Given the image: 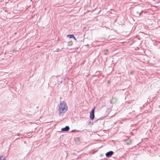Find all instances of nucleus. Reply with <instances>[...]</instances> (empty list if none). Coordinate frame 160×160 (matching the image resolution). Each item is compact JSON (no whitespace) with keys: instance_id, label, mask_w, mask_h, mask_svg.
Instances as JSON below:
<instances>
[{"instance_id":"nucleus-1","label":"nucleus","mask_w":160,"mask_h":160,"mask_svg":"<svg viewBox=\"0 0 160 160\" xmlns=\"http://www.w3.org/2000/svg\"><path fill=\"white\" fill-rule=\"evenodd\" d=\"M68 106L64 101L61 102L59 105L58 108L59 114L60 116L62 113H64L68 110Z\"/></svg>"},{"instance_id":"nucleus-2","label":"nucleus","mask_w":160,"mask_h":160,"mask_svg":"<svg viewBox=\"0 0 160 160\" xmlns=\"http://www.w3.org/2000/svg\"><path fill=\"white\" fill-rule=\"evenodd\" d=\"M143 12V11H132L131 13L133 14L135 16L138 17L141 15L142 13Z\"/></svg>"},{"instance_id":"nucleus-3","label":"nucleus","mask_w":160,"mask_h":160,"mask_svg":"<svg viewBox=\"0 0 160 160\" xmlns=\"http://www.w3.org/2000/svg\"><path fill=\"white\" fill-rule=\"evenodd\" d=\"M94 110H95V108H94L93 109H92V110L91 111V112H90V118L91 120L93 119L95 117Z\"/></svg>"},{"instance_id":"nucleus-4","label":"nucleus","mask_w":160,"mask_h":160,"mask_svg":"<svg viewBox=\"0 0 160 160\" xmlns=\"http://www.w3.org/2000/svg\"><path fill=\"white\" fill-rule=\"evenodd\" d=\"M113 153L114 152L113 151H110L106 153V156L107 157H109L112 155Z\"/></svg>"},{"instance_id":"nucleus-5","label":"nucleus","mask_w":160,"mask_h":160,"mask_svg":"<svg viewBox=\"0 0 160 160\" xmlns=\"http://www.w3.org/2000/svg\"><path fill=\"white\" fill-rule=\"evenodd\" d=\"M124 141L126 144L128 145H130L132 142L131 140L129 138L125 139Z\"/></svg>"},{"instance_id":"nucleus-6","label":"nucleus","mask_w":160,"mask_h":160,"mask_svg":"<svg viewBox=\"0 0 160 160\" xmlns=\"http://www.w3.org/2000/svg\"><path fill=\"white\" fill-rule=\"evenodd\" d=\"M69 129H70V128H69V126H66L64 128H62L61 129V130L62 131H68L69 130Z\"/></svg>"},{"instance_id":"nucleus-7","label":"nucleus","mask_w":160,"mask_h":160,"mask_svg":"<svg viewBox=\"0 0 160 160\" xmlns=\"http://www.w3.org/2000/svg\"><path fill=\"white\" fill-rule=\"evenodd\" d=\"M68 37H69V38H73L75 40H76L75 37L73 35H68Z\"/></svg>"},{"instance_id":"nucleus-8","label":"nucleus","mask_w":160,"mask_h":160,"mask_svg":"<svg viewBox=\"0 0 160 160\" xmlns=\"http://www.w3.org/2000/svg\"><path fill=\"white\" fill-rule=\"evenodd\" d=\"M5 157L3 156H0V160H5Z\"/></svg>"},{"instance_id":"nucleus-9","label":"nucleus","mask_w":160,"mask_h":160,"mask_svg":"<svg viewBox=\"0 0 160 160\" xmlns=\"http://www.w3.org/2000/svg\"><path fill=\"white\" fill-rule=\"evenodd\" d=\"M108 50H105L104 51V54L105 55H107L108 54Z\"/></svg>"},{"instance_id":"nucleus-10","label":"nucleus","mask_w":160,"mask_h":160,"mask_svg":"<svg viewBox=\"0 0 160 160\" xmlns=\"http://www.w3.org/2000/svg\"><path fill=\"white\" fill-rule=\"evenodd\" d=\"M133 73V72H132V71L131 72V74H132Z\"/></svg>"},{"instance_id":"nucleus-11","label":"nucleus","mask_w":160,"mask_h":160,"mask_svg":"<svg viewBox=\"0 0 160 160\" xmlns=\"http://www.w3.org/2000/svg\"><path fill=\"white\" fill-rule=\"evenodd\" d=\"M92 123V124H93L91 122H89V124L90 123V124H91Z\"/></svg>"},{"instance_id":"nucleus-12","label":"nucleus","mask_w":160,"mask_h":160,"mask_svg":"<svg viewBox=\"0 0 160 160\" xmlns=\"http://www.w3.org/2000/svg\"><path fill=\"white\" fill-rule=\"evenodd\" d=\"M110 103H112V100H111L110 101Z\"/></svg>"},{"instance_id":"nucleus-13","label":"nucleus","mask_w":160,"mask_h":160,"mask_svg":"<svg viewBox=\"0 0 160 160\" xmlns=\"http://www.w3.org/2000/svg\"><path fill=\"white\" fill-rule=\"evenodd\" d=\"M110 10H113L112 9H110Z\"/></svg>"},{"instance_id":"nucleus-14","label":"nucleus","mask_w":160,"mask_h":160,"mask_svg":"<svg viewBox=\"0 0 160 160\" xmlns=\"http://www.w3.org/2000/svg\"><path fill=\"white\" fill-rule=\"evenodd\" d=\"M159 107H160V105L159 106Z\"/></svg>"}]
</instances>
